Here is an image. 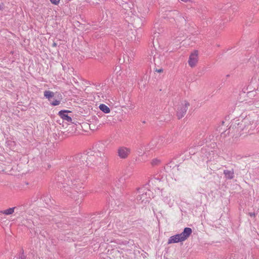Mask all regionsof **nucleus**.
I'll return each mask as SVG.
<instances>
[{"label":"nucleus","mask_w":259,"mask_h":259,"mask_svg":"<svg viewBox=\"0 0 259 259\" xmlns=\"http://www.w3.org/2000/svg\"><path fill=\"white\" fill-rule=\"evenodd\" d=\"M190 105V103L186 100H180L175 104L176 115L179 119L184 117Z\"/></svg>","instance_id":"f257e3e1"},{"label":"nucleus","mask_w":259,"mask_h":259,"mask_svg":"<svg viewBox=\"0 0 259 259\" xmlns=\"http://www.w3.org/2000/svg\"><path fill=\"white\" fill-rule=\"evenodd\" d=\"M192 232V231L190 228H185L182 233L171 236L168 240V244L184 241L190 236Z\"/></svg>","instance_id":"f03ea898"},{"label":"nucleus","mask_w":259,"mask_h":259,"mask_svg":"<svg viewBox=\"0 0 259 259\" xmlns=\"http://www.w3.org/2000/svg\"><path fill=\"white\" fill-rule=\"evenodd\" d=\"M198 55V52L196 50L193 51L190 54L188 63L191 68H194L197 65L199 60Z\"/></svg>","instance_id":"7ed1b4c3"},{"label":"nucleus","mask_w":259,"mask_h":259,"mask_svg":"<svg viewBox=\"0 0 259 259\" xmlns=\"http://www.w3.org/2000/svg\"><path fill=\"white\" fill-rule=\"evenodd\" d=\"M71 113V111L68 110H62L59 112L58 115L61 118L67 122L72 123V119L69 114Z\"/></svg>","instance_id":"20e7f679"},{"label":"nucleus","mask_w":259,"mask_h":259,"mask_svg":"<svg viewBox=\"0 0 259 259\" xmlns=\"http://www.w3.org/2000/svg\"><path fill=\"white\" fill-rule=\"evenodd\" d=\"M45 97L48 99L51 104L53 106H57L60 104L61 98L60 100H55L52 101L51 99L54 96V93L50 91H46L44 92Z\"/></svg>","instance_id":"39448f33"},{"label":"nucleus","mask_w":259,"mask_h":259,"mask_svg":"<svg viewBox=\"0 0 259 259\" xmlns=\"http://www.w3.org/2000/svg\"><path fill=\"white\" fill-rule=\"evenodd\" d=\"M130 153V150L125 147H120L118 150V156L121 158H125Z\"/></svg>","instance_id":"423d86ee"},{"label":"nucleus","mask_w":259,"mask_h":259,"mask_svg":"<svg viewBox=\"0 0 259 259\" xmlns=\"http://www.w3.org/2000/svg\"><path fill=\"white\" fill-rule=\"evenodd\" d=\"M99 109L105 113H109L110 112V108L106 105L101 104L99 106Z\"/></svg>","instance_id":"0eeeda50"},{"label":"nucleus","mask_w":259,"mask_h":259,"mask_svg":"<svg viewBox=\"0 0 259 259\" xmlns=\"http://www.w3.org/2000/svg\"><path fill=\"white\" fill-rule=\"evenodd\" d=\"M226 178L228 179H232L234 177V171L233 170H225L224 171Z\"/></svg>","instance_id":"6e6552de"},{"label":"nucleus","mask_w":259,"mask_h":259,"mask_svg":"<svg viewBox=\"0 0 259 259\" xmlns=\"http://www.w3.org/2000/svg\"><path fill=\"white\" fill-rule=\"evenodd\" d=\"M15 209V207H12V208H9L8 209H7L2 211V213L3 214H6V215H10V214H13L14 212Z\"/></svg>","instance_id":"1a4fd4ad"},{"label":"nucleus","mask_w":259,"mask_h":259,"mask_svg":"<svg viewBox=\"0 0 259 259\" xmlns=\"http://www.w3.org/2000/svg\"><path fill=\"white\" fill-rule=\"evenodd\" d=\"M160 163V160L158 158H154L152 160L151 163L152 165H156Z\"/></svg>","instance_id":"9d476101"},{"label":"nucleus","mask_w":259,"mask_h":259,"mask_svg":"<svg viewBox=\"0 0 259 259\" xmlns=\"http://www.w3.org/2000/svg\"><path fill=\"white\" fill-rule=\"evenodd\" d=\"M51 3L55 5H58L60 3V0H50Z\"/></svg>","instance_id":"9b49d317"},{"label":"nucleus","mask_w":259,"mask_h":259,"mask_svg":"<svg viewBox=\"0 0 259 259\" xmlns=\"http://www.w3.org/2000/svg\"><path fill=\"white\" fill-rule=\"evenodd\" d=\"M181 1H183V2H184L186 3V2H189L190 0H181Z\"/></svg>","instance_id":"f8f14e48"}]
</instances>
